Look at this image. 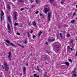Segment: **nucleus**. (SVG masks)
<instances>
[{
    "mask_svg": "<svg viewBox=\"0 0 77 77\" xmlns=\"http://www.w3.org/2000/svg\"><path fill=\"white\" fill-rule=\"evenodd\" d=\"M7 27L8 30L11 31V28H10V25L9 23H7Z\"/></svg>",
    "mask_w": 77,
    "mask_h": 77,
    "instance_id": "obj_9",
    "label": "nucleus"
},
{
    "mask_svg": "<svg viewBox=\"0 0 77 77\" xmlns=\"http://www.w3.org/2000/svg\"><path fill=\"white\" fill-rule=\"evenodd\" d=\"M30 2L31 3H32V2H33V1L31 0V1H30Z\"/></svg>",
    "mask_w": 77,
    "mask_h": 77,
    "instance_id": "obj_51",
    "label": "nucleus"
},
{
    "mask_svg": "<svg viewBox=\"0 0 77 77\" xmlns=\"http://www.w3.org/2000/svg\"><path fill=\"white\" fill-rule=\"evenodd\" d=\"M49 11H50L49 9H47V8H45L43 10V11L45 14H46V13H47L48 12H49Z\"/></svg>",
    "mask_w": 77,
    "mask_h": 77,
    "instance_id": "obj_2",
    "label": "nucleus"
},
{
    "mask_svg": "<svg viewBox=\"0 0 77 77\" xmlns=\"http://www.w3.org/2000/svg\"><path fill=\"white\" fill-rule=\"evenodd\" d=\"M38 71H39V69H38Z\"/></svg>",
    "mask_w": 77,
    "mask_h": 77,
    "instance_id": "obj_60",
    "label": "nucleus"
},
{
    "mask_svg": "<svg viewBox=\"0 0 77 77\" xmlns=\"http://www.w3.org/2000/svg\"><path fill=\"white\" fill-rule=\"evenodd\" d=\"M48 41L49 42H52L51 39H48Z\"/></svg>",
    "mask_w": 77,
    "mask_h": 77,
    "instance_id": "obj_21",
    "label": "nucleus"
},
{
    "mask_svg": "<svg viewBox=\"0 0 77 77\" xmlns=\"http://www.w3.org/2000/svg\"><path fill=\"white\" fill-rule=\"evenodd\" d=\"M39 68V66H37V69H38Z\"/></svg>",
    "mask_w": 77,
    "mask_h": 77,
    "instance_id": "obj_59",
    "label": "nucleus"
},
{
    "mask_svg": "<svg viewBox=\"0 0 77 77\" xmlns=\"http://www.w3.org/2000/svg\"><path fill=\"white\" fill-rule=\"evenodd\" d=\"M36 75H37V74H35L34 75V77H36Z\"/></svg>",
    "mask_w": 77,
    "mask_h": 77,
    "instance_id": "obj_32",
    "label": "nucleus"
},
{
    "mask_svg": "<svg viewBox=\"0 0 77 77\" xmlns=\"http://www.w3.org/2000/svg\"><path fill=\"white\" fill-rule=\"evenodd\" d=\"M23 10H24V8H21L20 9L21 11H23Z\"/></svg>",
    "mask_w": 77,
    "mask_h": 77,
    "instance_id": "obj_35",
    "label": "nucleus"
},
{
    "mask_svg": "<svg viewBox=\"0 0 77 77\" xmlns=\"http://www.w3.org/2000/svg\"><path fill=\"white\" fill-rule=\"evenodd\" d=\"M18 45H19V46H21V45H20V44H18Z\"/></svg>",
    "mask_w": 77,
    "mask_h": 77,
    "instance_id": "obj_55",
    "label": "nucleus"
},
{
    "mask_svg": "<svg viewBox=\"0 0 77 77\" xmlns=\"http://www.w3.org/2000/svg\"><path fill=\"white\" fill-rule=\"evenodd\" d=\"M31 9H32V8H33L35 7V5H31Z\"/></svg>",
    "mask_w": 77,
    "mask_h": 77,
    "instance_id": "obj_22",
    "label": "nucleus"
},
{
    "mask_svg": "<svg viewBox=\"0 0 77 77\" xmlns=\"http://www.w3.org/2000/svg\"><path fill=\"white\" fill-rule=\"evenodd\" d=\"M51 41L52 42H53V41H55V38H54L53 39H51Z\"/></svg>",
    "mask_w": 77,
    "mask_h": 77,
    "instance_id": "obj_26",
    "label": "nucleus"
},
{
    "mask_svg": "<svg viewBox=\"0 0 77 77\" xmlns=\"http://www.w3.org/2000/svg\"><path fill=\"white\" fill-rule=\"evenodd\" d=\"M33 26H36V21H34L32 23Z\"/></svg>",
    "mask_w": 77,
    "mask_h": 77,
    "instance_id": "obj_12",
    "label": "nucleus"
},
{
    "mask_svg": "<svg viewBox=\"0 0 77 77\" xmlns=\"http://www.w3.org/2000/svg\"><path fill=\"white\" fill-rule=\"evenodd\" d=\"M75 23V21L74 20H72L71 21V23Z\"/></svg>",
    "mask_w": 77,
    "mask_h": 77,
    "instance_id": "obj_18",
    "label": "nucleus"
},
{
    "mask_svg": "<svg viewBox=\"0 0 77 77\" xmlns=\"http://www.w3.org/2000/svg\"><path fill=\"white\" fill-rule=\"evenodd\" d=\"M8 32H9V33H10V34H11V32H9V31H8Z\"/></svg>",
    "mask_w": 77,
    "mask_h": 77,
    "instance_id": "obj_58",
    "label": "nucleus"
},
{
    "mask_svg": "<svg viewBox=\"0 0 77 77\" xmlns=\"http://www.w3.org/2000/svg\"><path fill=\"white\" fill-rule=\"evenodd\" d=\"M51 18V13L50 12L48 13V21H50V19Z\"/></svg>",
    "mask_w": 77,
    "mask_h": 77,
    "instance_id": "obj_3",
    "label": "nucleus"
},
{
    "mask_svg": "<svg viewBox=\"0 0 77 77\" xmlns=\"http://www.w3.org/2000/svg\"><path fill=\"white\" fill-rule=\"evenodd\" d=\"M55 48L56 50V51H59V45H58H58H56L55 46Z\"/></svg>",
    "mask_w": 77,
    "mask_h": 77,
    "instance_id": "obj_7",
    "label": "nucleus"
},
{
    "mask_svg": "<svg viewBox=\"0 0 77 77\" xmlns=\"http://www.w3.org/2000/svg\"><path fill=\"white\" fill-rule=\"evenodd\" d=\"M73 15H75V13H74Z\"/></svg>",
    "mask_w": 77,
    "mask_h": 77,
    "instance_id": "obj_49",
    "label": "nucleus"
},
{
    "mask_svg": "<svg viewBox=\"0 0 77 77\" xmlns=\"http://www.w3.org/2000/svg\"><path fill=\"white\" fill-rule=\"evenodd\" d=\"M9 55L8 56V58L9 60H11V52H9L8 53Z\"/></svg>",
    "mask_w": 77,
    "mask_h": 77,
    "instance_id": "obj_6",
    "label": "nucleus"
},
{
    "mask_svg": "<svg viewBox=\"0 0 77 77\" xmlns=\"http://www.w3.org/2000/svg\"><path fill=\"white\" fill-rule=\"evenodd\" d=\"M14 20H17V14L15 12H14Z\"/></svg>",
    "mask_w": 77,
    "mask_h": 77,
    "instance_id": "obj_5",
    "label": "nucleus"
},
{
    "mask_svg": "<svg viewBox=\"0 0 77 77\" xmlns=\"http://www.w3.org/2000/svg\"><path fill=\"white\" fill-rule=\"evenodd\" d=\"M1 13L2 14L1 15V21H2V16H3L4 15V13H3V11H1Z\"/></svg>",
    "mask_w": 77,
    "mask_h": 77,
    "instance_id": "obj_4",
    "label": "nucleus"
},
{
    "mask_svg": "<svg viewBox=\"0 0 77 77\" xmlns=\"http://www.w3.org/2000/svg\"><path fill=\"white\" fill-rule=\"evenodd\" d=\"M26 67H24L23 68V73L24 74H26Z\"/></svg>",
    "mask_w": 77,
    "mask_h": 77,
    "instance_id": "obj_13",
    "label": "nucleus"
},
{
    "mask_svg": "<svg viewBox=\"0 0 77 77\" xmlns=\"http://www.w3.org/2000/svg\"><path fill=\"white\" fill-rule=\"evenodd\" d=\"M70 39L71 41L70 42L71 44H72L73 45H74L75 44L73 43L74 42V41L73 40V39Z\"/></svg>",
    "mask_w": 77,
    "mask_h": 77,
    "instance_id": "obj_8",
    "label": "nucleus"
},
{
    "mask_svg": "<svg viewBox=\"0 0 77 77\" xmlns=\"http://www.w3.org/2000/svg\"><path fill=\"white\" fill-rule=\"evenodd\" d=\"M25 44H27V41H25Z\"/></svg>",
    "mask_w": 77,
    "mask_h": 77,
    "instance_id": "obj_46",
    "label": "nucleus"
},
{
    "mask_svg": "<svg viewBox=\"0 0 77 77\" xmlns=\"http://www.w3.org/2000/svg\"><path fill=\"white\" fill-rule=\"evenodd\" d=\"M28 37H30V35H28Z\"/></svg>",
    "mask_w": 77,
    "mask_h": 77,
    "instance_id": "obj_56",
    "label": "nucleus"
},
{
    "mask_svg": "<svg viewBox=\"0 0 77 77\" xmlns=\"http://www.w3.org/2000/svg\"><path fill=\"white\" fill-rule=\"evenodd\" d=\"M10 45H11L12 47H16V46L15 45H14V44L12 43H11L10 44Z\"/></svg>",
    "mask_w": 77,
    "mask_h": 77,
    "instance_id": "obj_11",
    "label": "nucleus"
},
{
    "mask_svg": "<svg viewBox=\"0 0 77 77\" xmlns=\"http://www.w3.org/2000/svg\"><path fill=\"white\" fill-rule=\"evenodd\" d=\"M47 59H48V57H47L46 56L45 57V60H47Z\"/></svg>",
    "mask_w": 77,
    "mask_h": 77,
    "instance_id": "obj_29",
    "label": "nucleus"
},
{
    "mask_svg": "<svg viewBox=\"0 0 77 77\" xmlns=\"http://www.w3.org/2000/svg\"><path fill=\"white\" fill-rule=\"evenodd\" d=\"M35 77H39V76H35Z\"/></svg>",
    "mask_w": 77,
    "mask_h": 77,
    "instance_id": "obj_63",
    "label": "nucleus"
},
{
    "mask_svg": "<svg viewBox=\"0 0 77 77\" xmlns=\"http://www.w3.org/2000/svg\"><path fill=\"white\" fill-rule=\"evenodd\" d=\"M65 64L66 65H67L68 66H69V63L68 62H65Z\"/></svg>",
    "mask_w": 77,
    "mask_h": 77,
    "instance_id": "obj_15",
    "label": "nucleus"
},
{
    "mask_svg": "<svg viewBox=\"0 0 77 77\" xmlns=\"http://www.w3.org/2000/svg\"><path fill=\"white\" fill-rule=\"evenodd\" d=\"M17 35H20V34L19 32L17 33Z\"/></svg>",
    "mask_w": 77,
    "mask_h": 77,
    "instance_id": "obj_37",
    "label": "nucleus"
},
{
    "mask_svg": "<svg viewBox=\"0 0 77 77\" xmlns=\"http://www.w3.org/2000/svg\"><path fill=\"white\" fill-rule=\"evenodd\" d=\"M2 69H4V67L3 66V65H2Z\"/></svg>",
    "mask_w": 77,
    "mask_h": 77,
    "instance_id": "obj_43",
    "label": "nucleus"
},
{
    "mask_svg": "<svg viewBox=\"0 0 77 77\" xmlns=\"http://www.w3.org/2000/svg\"><path fill=\"white\" fill-rule=\"evenodd\" d=\"M61 66H64V67H65L66 66L65 65H62Z\"/></svg>",
    "mask_w": 77,
    "mask_h": 77,
    "instance_id": "obj_48",
    "label": "nucleus"
},
{
    "mask_svg": "<svg viewBox=\"0 0 77 77\" xmlns=\"http://www.w3.org/2000/svg\"><path fill=\"white\" fill-rule=\"evenodd\" d=\"M20 47H21L22 48H24V46H22V45H21V46H20Z\"/></svg>",
    "mask_w": 77,
    "mask_h": 77,
    "instance_id": "obj_41",
    "label": "nucleus"
},
{
    "mask_svg": "<svg viewBox=\"0 0 77 77\" xmlns=\"http://www.w3.org/2000/svg\"><path fill=\"white\" fill-rule=\"evenodd\" d=\"M38 13H39V11H37L35 12L36 14H38Z\"/></svg>",
    "mask_w": 77,
    "mask_h": 77,
    "instance_id": "obj_34",
    "label": "nucleus"
},
{
    "mask_svg": "<svg viewBox=\"0 0 77 77\" xmlns=\"http://www.w3.org/2000/svg\"><path fill=\"white\" fill-rule=\"evenodd\" d=\"M35 2H36V3H39V2H38V0H36L35 1Z\"/></svg>",
    "mask_w": 77,
    "mask_h": 77,
    "instance_id": "obj_33",
    "label": "nucleus"
},
{
    "mask_svg": "<svg viewBox=\"0 0 77 77\" xmlns=\"http://www.w3.org/2000/svg\"><path fill=\"white\" fill-rule=\"evenodd\" d=\"M4 66L5 68V71H8L9 69V65L7 64L6 62H4Z\"/></svg>",
    "mask_w": 77,
    "mask_h": 77,
    "instance_id": "obj_1",
    "label": "nucleus"
},
{
    "mask_svg": "<svg viewBox=\"0 0 77 77\" xmlns=\"http://www.w3.org/2000/svg\"><path fill=\"white\" fill-rule=\"evenodd\" d=\"M26 66H29V64H28V63H27L26 64Z\"/></svg>",
    "mask_w": 77,
    "mask_h": 77,
    "instance_id": "obj_52",
    "label": "nucleus"
},
{
    "mask_svg": "<svg viewBox=\"0 0 77 77\" xmlns=\"http://www.w3.org/2000/svg\"><path fill=\"white\" fill-rule=\"evenodd\" d=\"M44 77H48L47 76V72H45L43 75Z\"/></svg>",
    "mask_w": 77,
    "mask_h": 77,
    "instance_id": "obj_10",
    "label": "nucleus"
},
{
    "mask_svg": "<svg viewBox=\"0 0 77 77\" xmlns=\"http://www.w3.org/2000/svg\"><path fill=\"white\" fill-rule=\"evenodd\" d=\"M41 33H42V32H40L38 33V36H40V35H41Z\"/></svg>",
    "mask_w": 77,
    "mask_h": 77,
    "instance_id": "obj_20",
    "label": "nucleus"
},
{
    "mask_svg": "<svg viewBox=\"0 0 77 77\" xmlns=\"http://www.w3.org/2000/svg\"><path fill=\"white\" fill-rule=\"evenodd\" d=\"M70 49H71V51H72V50H73V49L72 48H71Z\"/></svg>",
    "mask_w": 77,
    "mask_h": 77,
    "instance_id": "obj_50",
    "label": "nucleus"
},
{
    "mask_svg": "<svg viewBox=\"0 0 77 77\" xmlns=\"http://www.w3.org/2000/svg\"><path fill=\"white\" fill-rule=\"evenodd\" d=\"M17 25H18V23H14V26H17Z\"/></svg>",
    "mask_w": 77,
    "mask_h": 77,
    "instance_id": "obj_23",
    "label": "nucleus"
},
{
    "mask_svg": "<svg viewBox=\"0 0 77 77\" xmlns=\"http://www.w3.org/2000/svg\"><path fill=\"white\" fill-rule=\"evenodd\" d=\"M6 45H7V46H9V45L7 44H6Z\"/></svg>",
    "mask_w": 77,
    "mask_h": 77,
    "instance_id": "obj_57",
    "label": "nucleus"
},
{
    "mask_svg": "<svg viewBox=\"0 0 77 77\" xmlns=\"http://www.w3.org/2000/svg\"><path fill=\"white\" fill-rule=\"evenodd\" d=\"M27 35H30V33L29 32H28Z\"/></svg>",
    "mask_w": 77,
    "mask_h": 77,
    "instance_id": "obj_44",
    "label": "nucleus"
},
{
    "mask_svg": "<svg viewBox=\"0 0 77 77\" xmlns=\"http://www.w3.org/2000/svg\"><path fill=\"white\" fill-rule=\"evenodd\" d=\"M32 38H36V36H35V35H33L32 36Z\"/></svg>",
    "mask_w": 77,
    "mask_h": 77,
    "instance_id": "obj_36",
    "label": "nucleus"
},
{
    "mask_svg": "<svg viewBox=\"0 0 77 77\" xmlns=\"http://www.w3.org/2000/svg\"><path fill=\"white\" fill-rule=\"evenodd\" d=\"M48 44H49V43L48 42H46L45 43V44L46 45H48Z\"/></svg>",
    "mask_w": 77,
    "mask_h": 77,
    "instance_id": "obj_28",
    "label": "nucleus"
},
{
    "mask_svg": "<svg viewBox=\"0 0 77 77\" xmlns=\"http://www.w3.org/2000/svg\"><path fill=\"white\" fill-rule=\"evenodd\" d=\"M69 61L70 62H72V60H71V59H69Z\"/></svg>",
    "mask_w": 77,
    "mask_h": 77,
    "instance_id": "obj_30",
    "label": "nucleus"
},
{
    "mask_svg": "<svg viewBox=\"0 0 77 77\" xmlns=\"http://www.w3.org/2000/svg\"><path fill=\"white\" fill-rule=\"evenodd\" d=\"M40 16H42V14H41V13H40Z\"/></svg>",
    "mask_w": 77,
    "mask_h": 77,
    "instance_id": "obj_53",
    "label": "nucleus"
},
{
    "mask_svg": "<svg viewBox=\"0 0 77 77\" xmlns=\"http://www.w3.org/2000/svg\"><path fill=\"white\" fill-rule=\"evenodd\" d=\"M8 20L9 23H11V17H8Z\"/></svg>",
    "mask_w": 77,
    "mask_h": 77,
    "instance_id": "obj_16",
    "label": "nucleus"
},
{
    "mask_svg": "<svg viewBox=\"0 0 77 77\" xmlns=\"http://www.w3.org/2000/svg\"><path fill=\"white\" fill-rule=\"evenodd\" d=\"M75 39H76V40L77 41V38H75Z\"/></svg>",
    "mask_w": 77,
    "mask_h": 77,
    "instance_id": "obj_64",
    "label": "nucleus"
},
{
    "mask_svg": "<svg viewBox=\"0 0 77 77\" xmlns=\"http://www.w3.org/2000/svg\"><path fill=\"white\" fill-rule=\"evenodd\" d=\"M76 8H77V5H76Z\"/></svg>",
    "mask_w": 77,
    "mask_h": 77,
    "instance_id": "obj_62",
    "label": "nucleus"
},
{
    "mask_svg": "<svg viewBox=\"0 0 77 77\" xmlns=\"http://www.w3.org/2000/svg\"><path fill=\"white\" fill-rule=\"evenodd\" d=\"M70 42H68V43H69V44H70Z\"/></svg>",
    "mask_w": 77,
    "mask_h": 77,
    "instance_id": "obj_61",
    "label": "nucleus"
},
{
    "mask_svg": "<svg viewBox=\"0 0 77 77\" xmlns=\"http://www.w3.org/2000/svg\"><path fill=\"white\" fill-rule=\"evenodd\" d=\"M28 25H29V26H30V22L29 23V24H28Z\"/></svg>",
    "mask_w": 77,
    "mask_h": 77,
    "instance_id": "obj_42",
    "label": "nucleus"
},
{
    "mask_svg": "<svg viewBox=\"0 0 77 77\" xmlns=\"http://www.w3.org/2000/svg\"><path fill=\"white\" fill-rule=\"evenodd\" d=\"M6 14H8V11H6Z\"/></svg>",
    "mask_w": 77,
    "mask_h": 77,
    "instance_id": "obj_54",
    "label": "nucleus"
},
{
    "mask_svg": "<svg viewBox=\"0 0 77 77\" xmlns=\"http://www.w3.org/2000/svg\"><path fill=\"white\" fill-rule=\"evenodd\" d=\"M73 75H74V77H76V76H77V74H74Z\"/></svg>",
    "mask_w": 77,
    "mask_h": 77,
    "instance_id": "obj_31",
    "label": "nucleus"
},
{
    "mask_svg": "<svg viewBox=\"0 0 77 77\" xmlns=\"http://www.w3.org/2000/svg\"><path fill=\"white\" fill-rule=\"evenodd\" d=\"M33 30H31V31L30 32V33H33Z\"/></svg>",
    "mask_w": 77,
    "mask_h": 77,
    "instance_id": "obj_38",
    "label": "nucleus"
},
{
    "mask_svg": "<svg viewBox=\"0 0 77 77\" xmlns=\"http://www.w3.org/2000/svg\"><path fill=\"white\" fill-rule=\"evenodd\" d=\"M7 7L8 9H10L11 8V7H10V6H9V5H7Z\"/></svg>",
    "mask_w": 77,
    "mask_h": 77,
    "instance_id": "obj_19",
    "label": "nucleus"
},
{
    "mask_svg": "<svg viewBox=\"0 0 77 77\" xmlns=\"http://www.w3.org/2000/svg\"><path fill=\"white\" fill-rule=\"evenodd\" d=\"M50 2H53V0H50Z\"/></svg>",
    "mask_w": 77,
    "mask_h": 77,
    "instance_id": "obj_47",
    "label": "nucleus"
},
{
    "mask_svg": "<svg viewBox=\"0 0 77 77\" xmlns=\"http://www.w3.org/2000/svg\"><path fill=\"white\" fill-rule=\"evenodd\" d=\"M18 2H21V3H24V1L23 0H18Z\"/></svg>",
    "mask_w": 77,
    "mask_h": 77,
    "instance_id": "obj_14",
    "label": "nucleus"
},
{
    "mask_svg": "<svg viewBox=\"0 0 77 77\" xmlns=\"http://www.w3.org/2000/svg\"><path fill=\"white\" fill-rule=\"evenodd\" d=\"M45 63L47 64V65H48V63L47 62L45 61Z\"/></svg>",
    "mask_w": 77,
    "mask_h": 77,
    "instance_id": "obj_40",
    "label": "nucleus"
},
{
    "mask_svg": "<svg viewBox=\"0 0 77 77\" xmlns=\"http://www.w3.org/2000/svg\"><path fill=\"white\" fill-rule=\"evenodd\" d=\"M70 48L69 47V46H67V49H69Z\"/></svg>",
    "mask_w": 77,
    "mask_h": 77,
    "instance_id": "obj_39",
    "label": "nucleus"
},
{
    "mask_svg": "<svg viewBox=\"0 0 77 77\" xmlns=\"http://www.w3.org/2000/svg\"><path fill=\"white\" fill-rule=\"evenodd\" d=\"M60 37L61 38H63V36H62V33H60Z\"/></svg>",
    "mask_w": 77,
    "mask_h": 77,
    "instance_id": "obj_24",
    "label": "nucleus"
},
{
    "mask_svg": "<svg viewBox=\"0 0 77 77\" xmlns=\"http://www.w3.org/2000/svg\"><path fill=\"white\" fill-rule=\"evenodd\" d=\"M75 56H77V51H76L75 54Z\"/></svg>",
    "mask_w": 77,
    "mask_h": 77,
    "instance_id": "obj_45",
    "label": "nucleus"
},
{
    "mask_svg": "<svg viewBox=\"0 0 77 77\" xmlns=\"http://www.w3.org/2000/svg\"><path fill=\"white\" fill-rule=\"evenodd\" d=\"M67 36L68 38H69L70 36V35H69V34H67Z\"/></svg>",
    "mask_w": 77,
    "mask_h": 77,
    "instance_id": "obj_27",
    "label": "nucleus"
},
{
    "mask_svg": "<svg viewBox=\"0 0 77 77\" xmlns=\"http://www.w3.org/2000/svg\"><path fill=\"white\" fill-rule=\"evenodd\" d=\"M63 3H64V2L62 0L61 2V4L62 5H63Z\"/></svg>",
    "mask_w": 77,
    "mask_h": 77,
    "instance_id": "obj_25",
    "label": "nucleus"
},
{
    "mask_svg": "<svg viewBox=\"0 0 77 77\" xmlns=\"http://www.w3.org/2000/svg\"><path fill=\"white\" fill-rule=\"evenodd\" d=\"M5 42H7V43H8V44H10L11 43V41H10L9 40H6Z\"/></svg>",
    "mask_w": 77,
    "mask_h": 77,
    "instance_id": "obj_17",
    "label": "nucleus"
}]
</instances>
